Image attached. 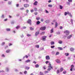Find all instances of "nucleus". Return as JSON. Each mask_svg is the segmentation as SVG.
Listing matches in <instances>:
<instances>
[{"label":"nucleus","mask_w":75,"mask_h":75,"mask_svg":"<svg viewBox=\"0 0 75 75\" xmlns=\"http://www.w3.org/2000/svg\"><path fill=\"white\" fill-rule=\"evenodd\" d=\"M31 20L30 19H29L28 21H27V23H28L30 25H31Z\"/></svg>","instance_id":"nucleus-1"},{"label":"nucleus","mask_w":75,"mask_h":75,"mask_svg":"<svg viewBox=\"0 0 75 75\" xmlns=\"http://www.w3.org/2000/svg\"><path fill=\"white\" fill-rule=\"evenodd\" d=\"M46 38L47 36H43L42 37V39L43 41H45Z\"/></svg>","instance_id":"nucleus-2"},{"label":"nucleus","mask_w":75,"mask_h":75,"mask_svg":"<svg viewBox=\"0 0 75 75\" xmlns=\"http://www.w3.org/2000/svg\"><path fill=\"white\" fill-rule=\"evenodd\" d=\"M46 29V27L45 26H44L43 27H41L40 28V30H45Z\"/></svg>","instance_id":"nucleus-3"},{"label":"nucleus","mask_w":75,"mask_h":75,"mask_svg":"<svg viewBox=\"0 0 75 75\" xmlns=\"http://www.w3.org/2000/svg\"><path fill=\"white\" fill-rule=\"evenodd\" d=\"M64 33H65L66 35H69V31H68V30H66L64 32Z\"/></svg>","instance_id":"nucleus-4"},{"label":"nucleus","mask_w":75,"mask_h":75,"mask_svg":"<svg viewBox=\"0 0 75 75\" xmlns=\"http://www.w3.org/2000/svg\"><path fill=\"white\" fill-rule=\"evenodd\" d=\"M24 6L25 8H27V7H29V5L28 4H25L24 5Z\"/></svg>","instance_id":"nucleus-5"},{"label":"nucleus","mask_w":75,"mask_h":75,"mask_svg":"<svg viewBox=\"0 0 75 75\" xmlns=\"http://www.w3.org/2000/svg\"><path fill=\"white\" fill-rule=\"evenodd\" d=\"M56 61L57 63H58V64H60L61 63V61H60V60L59 59H56Z\"/></svg>","instance_id":"nucleus-6"},{"label":"nucleus","mask_w":75,"mask_h":75,"mask_svg":"<svg viewBox=\"0 0 75 75\" xmlns=\"http://www.w3.org/2000/svg\"><path fill=\"white\" fill-rule=\"evenodd\" d=\"M72 37V35H71L67 37V39H68V40H69V39H71Z\"/></svg>","instance_id":"nucleus-7"},{"label":"nucleus","mask_w":75,"mask_h":75,"mask_svg":"<svg viewBox=\"0 0 75 75\" xmlns=\"http://www.w3.org/2000/svg\"><path fill=\"white\" fill-rule=\"evenodd\" d=\"M50 59V57L49 56H46V59L48 60V59Z\"/></svg>","instance_id":"nucleus-8"},{"label":"nucleus","mask_w":75,"mask_h":75,"mask_svg":"<svg viewBox=\"0 0 75 75\" xmlns=\"http://www.w3.org/2000/svg\"><path fill=\"white\" fill-rule=\"evenodd\" d=\"M70 50L71 52H73L74 50H75V49L71 47L70 49Z\"/></svg>","instance_id":"nucleus-9"},{"label":"nucleus","mask_w":75,"mask_h":75,"mask_svg":"<svg viewBox=\"0 0 75 75\" xmlns=\"http://www.w3.org/2000/svg\"><path fill=\"white\" fill-rule=\"evenodd\" d=\"M50 67H51L52 69H53V67H52L51 66V64L50 63L49 64V66L48 67V68H49Z\"/></svg>","instance_id":"nucleus-10"},{"label":"nucleus","mask_w":75,"mask_h":75,"mask_svg":"<svg viewBox=\"0 0 75 75\" xmlns=\"http://www.w3.org/2000/svg\"><path fill=\"white\" fill-rule=\"evenodd\" d=\"M1 18L2 19L5 18V16H4V14H2L1 15Z\"/></svg>","instance_id":"nucleus-11"},{"label":"nucleus","mask_w":75,"mask_h":75,"mask_svg":"<svg viewBox=\"0 0 75 75\" xmlns=\"http://www.w3.org/2000/svg\"><path fill=\"white\" fill-rule=\"evenodd\" d=\"M40 34V32H36L35 33V36H37L38 34Z\"/></svg>","instance_id":"nucleus-12"},{"label":"nucleus","mask_w":75,"mask_h":75,"mask_svg":"<svg viewBox=\"0 0 75 75\" xmlns=\"http://www.w3.org/2000/svg\"><path fill=\"white\" fill-rule=\"evenodd\" d=\"M38 4V2L37 1H35L34 2V3L33 4L35 6H37Z\"/></svg>","instance_id":"nucleus-13"},{"label":"nucleus","mask_w":75,"mask_h":75,"mask_svg":"<svg viewBox=\"0 0 75 75\" xmlns=\"http://www.w3.org/2000/svg\"><path fill=\"white\" fill-rule=\"evenodd\" d=\"M57 26H58V23L57 22H56L55 23V28H57Z\"/></svg>","instance_id":"nucleus-14"},{"label":"nucleus","mask_w":75,"mask_h":75,"mask_svg":"<svg viewBox=\"0 0 75 75\" xmlns=\"http://www.w3.org/2000/svg\"><path fill=\"white\" fill-rule=\"evenodd\" d=\"M40 23H41V22L39 21H38L36 22V25H39Z\"/></svg>","instance_id":"nucleus-15"},{"label":"nucleus","mask_w":75,"mask_h":75,"mask_svg":"<svg viewBox=\"0 0 75 75\" xmlns=\"http://www.w3.org/2000/svg\"><path fill=\"white\" fill-rule=\"evenodd\" d=\"M54 33V28H52L50 30V33Z\"/></svg>","instance_id":"nucleus-16"},{"label":"nucleus","mask_w":75,"mask_h":75,"mask_svg":"<svg viewBox=\"0 0 75 75\" xmlns=\"http://www.w3.org/2000/svg\"><path fill=\"white\" fill-rule=\"evenodd\" d=\"M6 31H11V29L10 28H6Z\"/></svg>","instance_id":"nucleus-17"},{"label":"nucleus","mask_w":75,"mask_h":75,"mask_svg":"<svg viewBox=\"0 0 75 75\" xmlns=\"http://www.w3.org/2000/svg\"><path fill=\"white\" fill-rule=\"evenodd\" d=\"M58 50H63V48L62 47H58Z\"/></svg>","instance_id":"nucleus-18"},{"label":"nucleus","mask_w":75,"mask_h":75,"mask_svg":"<svg viewBox=\"0 0 75 75\" xmlns=\"http://www.w3.org/2000/svg\"><path fill=\"white\" fill-rule=\"evenodd\" d=\"M10 50L9 49H8L6 50V53H9V52H10Z\"/></svg>","instance_id":"nucleus-19"},{"label":"nucleus","mask_w":75,"mask_h":75,"mask_svg":"<svg viewBox=\"0 0 75 75\" xmlns=\"http://www.w3.org/2000/svg\"><path fill=\"white\" fill-rule=\"evenodd\" d=\"M64 70V68H63V67H61L60 69V72H61L62 71Z\"/></svg>","instance_id":"nucleus-20"},{"label":"nucleus","mask_w":75,"mask_h":75,"mask_svg":"<svg viewBox=\"0 0 75 75\" xmlns=\"http://www.w3.org/2000/svg\"><path fill=\"white\" fill-rule=\"evenodd\" d=\"M6 71L8 72L9 71V68L8 67H6Z\"/></svg>","instance_id":"nucleus-21"},{"label":"nucleus","mask_w":75,"mask_h":75,"mask_svg":"<svg viewBox=\"0 0 75 75\" xmlns=\"http://www.w3.org/2000/svg\"><path fill=\"white\" fill-rule=\"evenodd\" d=\"M45 23H50V20H46L45 21Z\"/></svg>","instance_id":"nucleus-22"},{"label":"nucleus","mask_w":75,"mask_h":75,"mask_svg":"<svg viewBox=\"0 0 75 75\" xmlns=\"http://www.w3.org/2000/svg\"><path fill=\"white\" fill-rule=\"evenodd\" d=\"M30 29L31 31H33V30H34V28H33L32 27H30Z\"/></svg>","instance_id":"nucleus-23"},{"label":"nucleus","mask_w":75,"mask_h":75,"mask_svg":"<svg viewBox=\"0 0 75 75\" xmlns=\"http://www.w3.org/2000/svg\"><path fill=\"white\" fill-rule=\"evenodd\" d=\"M11 3H12V1H9L8 2V4L9 5H11Z\"/></svg>","instance_id":"nucleus-24"},{"label":"nucleus","mask_w":75,"mask_h":75,"mask_svg":"<svg viewBox=\"0 0 75 75\" xmlns=\"http://www.w3.org/2000/svg\"><path fill=\"white\" fill-rule=\"evenodd\" d=\"M30 61H31V60H30L29 59H28V60H26L25 61V62H27V63L30 62Z\"/></svg>","instance_id":"nucleus-25"},{"label":"nucleus","mask_w":75,"mask_h":75,"mask_svg":"<svg viewBox=\"0 0 75 75\" xmlns=\"http://www.w3.org/2000/svg\"><path fill=\"white\" fill-rule=\"evenodd\" d=\"M48 68L47 69L48 71H51V67H48Z\"/></svg>","instance_id":"nucleus-26"},{"label":"nucleus","mask_w":75,"mask_h":75,"mask_svg":"<svg viewBox=\"0 0 75 75\" xmlns=\"http://www.w3.org/2000/svg\"><path fill=\"white\" fill-rule=\"evenodd\" d=\"M25 68L26 69L28 70L30 69V67H28L27 66H25Z\"/></svg>","instance_id":"nucleus-27"},{"label":"nucleus","mask_w":75,"mask_h":75,"mask_svg":"<svg viewBox=\"0 0 75 75\" xmlns=\"http://www.w3.org/2000/svg\"><path fill=\"white\" fill-rule=\"evenodd\" d=\"M51 45H54V42H53V41L51 42Z\"/></svg>","instance_id":"nucleus-28"},{"label":"nucleus","mask_w":75,"mask_h":75,"mask_svg":"<svg viewBox=\"0 0 75 75\" xmlns=\"http://www.w3.org/2000/svg\"><path fill=\"white\" fill-rule=\"evenodd\" d=\"M35 47L36 48H39V47H40V46L38 45H37L35 46Z\"/></svg>","instance_id":"nucleus-29"},{"label":"nucleus","mask_w":75,"mask_h":75,"mask_svg":"<svg viewBox=\"0 0 75 75\" xmlns=\"http://www.w3.org/2000/svg\"><path fill=\"white\" fill-rule=\"evenodd\" d=\"M66 3L67 5L70 6V2H67Z\"/></svg>","instance_id":"nucleus-30"},{"label":"nucleus","mask_w":75,"mask_h":75,"mask_svg":"<svg viewBox=\"0 0 75 75\" xmlns=\"http://www.w3.org/2000/svg\"><path fill=\"white\" fill-rule=\"evenodd\" d=\"M60 72V71H59V70H57V74H59Z\"/></svg>","instance_id":"nucleus-31"},{"label":"nucleus","mask_w":75,"mask_h":75,"mask_svg":"<svg viewBox=\"0 0 75 75\" xmlns=\"http://www.w3.org/2000/svg\"><path fill=\"white\" fill-rule=\"evenodd\" d=\"M44 34H45V32H42L40 33V35H44Z\"/></svg>","instance_id":"nucleus-32"},{"label":"nucleus","mask_w":75,"mask_h":75,"mask_svg":"<svg viewBox=\"0 0 75 75\" xmlns=\"http://www.w3.org/2000/svg\"><path fill=\"white\" fill-rule=\"evenodd\" d=\"M40 75H44V73H43V72L41 71L40 72Z\"/></svg>","instance_id":"nucleus-33"},{"label":"nucleus","mask_w":75,"mask_h":75,"mask_svg":"<svg viewBox=\"0 0 75 75\" xmlns=\"http://www.w3.org/2000/svg\"><path fill=\"white\" fill-rule=\"evenodd\" d=\"M59 8L60 9H62V8H63V6H62L61 5H59Z\"/></svg>","instance_id":"nucleus-34"},{"label":"nucleus","mask_w":75,"mask_h":75,"mask_svg":"<svg viewBox=\"0 0 75 75\" xmlns=\"http://www.w3.org/2000/svg\"><path fill=\"white\" fill-rule=\"evenodd\" d=\"M60 33H61V32H59V31L57 32L56 33V34H57V35L60 34Z\"/></svg>","instance_id":"nucleus-35"},{"label":"nucleus","mask_w":75,"mask_h":75,"mask_svg":"<svg viewBox=\"0 0 75 75\" xmlns=\"http://www.w3.org/2000/svg\"><path fill=\"white\" fill-rule=\"evenodd\" d=\"M35 67L36 68H38L39 67V65L38 64H36L35 65Z\"/></svg>","instance_id":"nucleus-36"},{"label":"nucleus","mask_w":75,"mask_h":75,"mask_svg":"<svg viewBox=\"0 0 75 75\" xmlns=\"http://www.w3.org/2000/svg\"><path fill=\"white\" fill-rule=\"evenodd\" d=\"M34 10L35 11H37V8H34Z\"/></svg>","instance_id":"nucleus-37"},{"label":"nucleus","mask_w":75,"mask_h":75,"mask_svg":"<svg viewBox=\"0 0 75 75\" xmlns=\"http://www.w3.org/2000/svg\"><path fill=\"white\" fill-rule=\"evenodd\" d=\"M65 55H66V56H68L69 55V53H65Z\"/></svg>","instance_id":"nucleus-38"},{"label":"nucleus","mask_w":75,"mask_h":75,"mask_svg":"<svg viewBox=\"0 0 75 75\" xmlns=\"http://www.w3.org/2000/svg\"><path fill=\"white\" fill-rule=\"evenodd\" d=\"M20 26H16V28L17 29H18V28H20Z\"/></svg>","instance_id":"nucleus-39"},{"label":"nucleus","mask_w":75,"mask_h":75,"mask_svg":"<svg viewBox=\"0 0 75 75\" xmlns=\"http://www.w3.org/2000/svg\"><path fill=\"white\" fill-rule=\"evenodd\" d=\"M40 50L41 51H42L43 50H44V47H41Z\"/></svg>","instance_id":"nucleus-40"},{"label":"nucleus","mask_w":75,"mask_h":75,"mask_svg":"<svg viewBox=\"0 0 75 75\" xmlns=\"http://www.w3.org/2000/svg\"><path fill=\"white\" fill-rule=\"evenodd\" d=\"M38 11H39V12H40L41 11H42V9H39L38 10Z\"/></svg>","instance_id":"nucleus-41"},{"label":"nucleus","mask_w":75,"mask_h":75,"mask_svg":"<svg viewBox=\"0 0 75 75\" xmlns=\"http://www.w3.org/2000/svg\"><path fill=\"white\" fill-rule=\"evenodd\" d=\"M71 23L72 25H73V20L72 19H71Z\"/></svg>","instance_id":"nucleus-42"},{"label":"nucleus","mask_w":75,"mask_h":75,"mask_svg":"<svg viewBox=\"0 0 75 75\" xmlns=\"http://www.w3.org/2000/svg\"><path fill=\"white\" fill-rule=\"evenodd\" d=\"M59 44H62V41L60 40L59 41Z\"/></svg>","instance_id":"nucleus-43"},{"label":"nucleus","mask_w":75,"mask_h":75,"mask_svg":"<svg viewBox=\"0 0 75 75\" xmlns=\"http://www.w3.org/2000/svg\"><path fill=\"white\" fill-rule=\"evenodd\" d=\"M74 66L73 65H72L71 66V68H72L73 69V68H74Z\"/></svg>","instance_id":"nucleus-44"},{"label":"nucleus","mask_w":75,"mask_h":75,"mask_svg":"<svg viewBox=\"0 0 75 75\" xmlns=\"http://www.w3.org/2000/svg\"><path fill=\"white\" fill-rule=\"evenodd\" d=\"M67 14H68V12H65L64 13V16H66L67 15Z\"/></svg>","instance_id":"nucleus-45"},{"label":"nucleus","mask_w":75,"mask_h":75,"mask_svg":"<svg viewBox=\"0 0 75 75\" xmlns=\"http://www.w3.org/2000/svg\"><path fill=\"white\" fill-rule=\"evenodd\" d=\"M48 6H49V7H52V6L51 5L49 4L48 5Z\"/></svg>","instance_id":"nucleus-46"},{"label":"nucleus","mask_w":75,"mask_h":75,"mask_svg":"<svg viewBox=\"0 0 75 75\" xmlns=\"http://www.w3.org/2000/svg\"><path fill=\"white\" fill-rule=\"evenodd\" d=\"M68 1L69 3H72V0H68Z\"/></svg>","instance_id":"nucleus-47"},{"label":"nucleus","mask_w":75,"mask_h":75,"mask_svg":"<svg viewBox=\"0 0 75 75\" xmlns=\"http://www.w3.org/2000/svg\"><path fill=\"white\" fill-rule=\"evenodd\" d=\"M55 47V46L53 45V46H51V48H54Z\"/></svg>","instance_id":"nucleus-48"},{"label":"nucleus","mask_w":75,"mask_h":75,"mask_svg":"<svg viewBox=\"0 0 75 75\" xmlns=\"http://www.w3.org/2000/svg\"><path fill=\"white\" fill-rule=\"evenodd\" d=\"M36 19L37 20H40V18L39 17H37L36 18Z\"/></svg>","instance_id":"nucleus-49"},{"label":"nucleus","mask_w":75,"mask_h":75,"mask_svg":"<svg viewBox=\"0 0 75 75\" xmlns=\"http://www.w3.org/2000/svg\"><path fill=\"white\" fill-rule=\"evenodd\" d=\"M63 74H67V71H65L63 72Z\"/></svg>","instance_id":"nucleus-50"},{"label":"nucleus","mask_w":75,"mask_h":75,"mask_svg":"<svg viewBox=\"0 0 75 75\" xmlns=\"http://www.w3.org/2000/svg\"><path fill=\"white\" fill-rule=\"evenodd\" d=\"M26 28V27L25 26H23L22 27V29H25Z\"/></svg>","instance_id":"nucleus-51"},{"label":"nucleus","mask_w":75,"mask_h":75,"mask_svg":"<svg viewBox=\"0 0 75 75\" xmlns=\"http://www.w3.org/2000/svg\"><path fill=\"white\" fill-rule=\"evenodd\" d=\"M5 44V42H3L1 44V45H4Z\"/></svg>","instance_id":"nucleus-52"},{"label":"nucleus","mask_w":75,"mask_h":75,"mask_svg":"<svg viewBox=\"0 0 75 75\" xmlns=\"http://www.w3.org/2000/svg\"><path fill=\"white\" fill-rule=\"evenodd\" d=\"M20 10H24V8H21L20 9Z\"/></svg>","instance_id":"nucleus-53"},{"label":"nucleus","mask_w":75,"mask_h":75,"mask_svg":"<svg viewBox=\"0 0 75 75\" xmlns=\"http://www.w3.org/2000/svg\"><path fill=\"white\" fill-rule=\"evenodd\" d=\"M7 18H6V19H5L4 20V21H7Z\"/></svg>","instance_id":"nucleus-54"},{"label":"nucleus","mask_w":75,"mask_h":75,"mask_svg":"<svg viewBox=\"0 0 75 75\" xmlns=\"http://www.w3.org/2000/svg\"><path fill=\"white\" fill-rule=\"evenodd\" d=\"M34 14H35V15L36 16L37 15V14H38V13H37V12H35L34 13Z\"/></svg>","instance_id":"nucleus-55"},{"label":"nucleus","mask_w":75,"mask_h":75,"mask_svg":"<svg viewBox=\"0 0 75 75\" xmlns=\"http://www.w3.org/2000/svg\"><path fill=\"white\" fill-rule=\"evenodd\" d=\"M31 35H30V34H27V36L28 37H30V36H31Z\"/></svg>","instance_id":"nucleus-56"},{"label":"nucleus","mask_w":75,"mask_h":75,"mask_svg":"<svg viewBox=\"0 0 75 75\" xmlns=\"http://www.w3.org/2000/svg\"><path fill=\"white\" fill-rule=\"evenodd\" d=\"M59 54V52H57L56 53V55H58Z\"/></svg>","instance_id":"nucleus-57"},{"label":"nucleus","mask_w":75,"mask_h":75,"mask_svg":"<svg viewBox=\"0 0 75 75\" xmlns=\"http://www.w3.org/2000/svg\"><path fill=\"white\" fill-rule=\"evenodd\" d=\"M71 13H69V12L67 11V14L68 15H70Z\"/></svg>","instance_id":"nucleus-58"},{"label":"nucleus","mask_w":75,"mask_h":75,"mask_svg":"<svg viewBox=\"0 0 75 75\" xmlns=\"http://www.w3.org/2000/svg\"><path fill=\"white\" fill-rule=\"evenodd\" d=\"M16 6L17 7H18L19 6V4H17L16 5Z\"/></svg>","instance_id":"nucleus-59"},{"label":"nucleus","mask_w":75,"mask_h":75,"mask_svg":"<svg viewBox=\"0 0 75 75\" xmlns=\"http://www.w3.org/2000/svg\"><path fill=\"white\" fill-rule=\"evenodd\" d=\"M41 21H42V22H43V21H44V19L43 18L41 19Z\"/></svg>","instance_id":"nucleus-60"},{"label":"nucleus","mask_w":75,"mask_h":75,"mask_svg":"<svg viewBox=\"0 0 75 75\" xmlns=\"http://www.w3.org/2000/svg\"><path fill=\"white\" fill-rule=\"evenodd\" d=\"M27 71H25L24 73V74H27Z\"/></svg>","instance_id":"nucleus-61"},{"label":"nucleus","mask_w":75,"mask_h":75,"mask_svg":"<svg viewBox=\"0 0 75 75\" xmlns=\"http://www.w3.org/2000/svg\"><path fill=\"white\" fill-rule=\"evenodd\" d=\"M15 22L14 21H13L11 22V24H14Z\"/></svg>","instance_id":"nucleus-62"},{"label":"nucleus","mask_w":75,"mask_h":75,"mask_svg":"<svg viewBox=\"0 0 75 75\" xmlns=\"http://www.w3.org/2000/svg\"><path fill=\"white\" fill-rule=\"evenodd\" d=\"M59 28L61 30H62V29L63 28L62 27V26H60Z\"/></svg>","instance_id":"nucleus-63"},{"label":"nucleus","mask_w":75,"mask_h":75,"mask_svg":"<svg viewBox=\"0 0 75 75\" xmlns=\"http://www.w3.org/2000/svg\"><path fill=\"white\" fill-rule=\"evenodd\" d=\"M1 57H5V56L4 55V54H3L2 55H1Z\"/></svg>","instance_id":"nucleus-64"}]
</instances>
